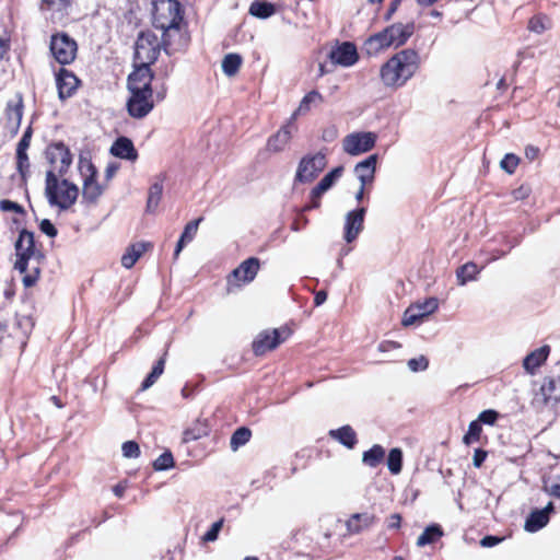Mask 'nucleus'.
<instances>
[{"mask_svg": "<svg viewBox=\"0 0 560 560\" xmlns=\"http://www.w3.org/2000/svg\"><path fill=\"white\" fill-rule=\"evenodd\" d=\"M329 58L336 65L350 67L358 61L359 55L353 43L343 42L336 48L331 49Z\"/></svg>", "mask_w": 560, "mask_h": 560, "instance_id": "aec40b11", "label": "nucleus"}, {"mask_svg": "<svg viewBox=\"0 0 560 560\" xmlns=\"http://www.w3.org/2000/svg\"><path fill=\"white\" fill-rule=\"evenodd\" d=\"M203 221V217H199L190 222H188L185 228H184V231L176 244V248H175V252H174V258L176 259L179 255V253L183 250V248L185 247L186 244L190 243L196 234H197V231H198V228H199V224Z\"/></svg>", "mask_w": 560, "mask_h": 560, "instance_id": "c85d7f7f", "label": "nucleus"}, {"mask_svg": "<svg viewBox=\"0 0 560 560\" xmlns=\"http://www.w3.org/2000/svg\"><path fill=\"white\" fill-rule=\"evenodd\" d=\"M14 246L16 255L14 268L21 273H25L22 282L25 288H31L37 283L40 268L36 266L27 273L28 262L31 259H37L39 262V260L44 258V255L35 247L34 233L26 229L21 230Z\"/></svg>", "mask_w": 560, "mask_h": 560, "instance_id": "7ed1b4c3", "label": "nucleus"}, {"mask_svg": "<svg viewBox=\"0 0 560 560\" xmlns=\"http://www.w3.org/2000/svg\"><path fill=\"white\" fill-rule=\"evenodd\" d=\"M210 428L207 420L197 419L189 428L183 432V442L189 443L203 436H208Z\"/></svg>", "mask_w": 560, "mask_h": 560, "instance_id": "7c9ffc66", "label": "nucleus"}, {"mask_svg": "<svg viewBox=\"0 0 560 560\" xmlns=\"http://www.w3.org/2000/svg\"><path fill=\"white\" fill-rule=\"evenodd\" d=\"M0 210L3 212H15V213H23L24 209L21 205H19L15 201L9 200V199H2L0 201Z\"/></svg>", "mask_w": 560, "mask_h": 560, "instance_id": "4d7b16f0", "label": "nucleus"}, {"mask_svg": "<svg viewBox=\"0 0 560 560\" xmlns=\"http://www.w3.org/2000/svg\"><path fill=\"white\" fill-rule=\"evenodd\" d=\"M23 110L24 101L22 94L19 93L7 102L3 116V127L11 137H14L19 132Z\"/></svg>", "mask_w": 560, "mask_h": 560, "instance_id": "2eb2a0df", "label": "nucleus"}, {"mask_svg": "<svg viewBox=\"0 0 560 560\" xmlns=\"http://www.w3.org/2000/svg\"><path fill=\"white\" fill-rule=\"evenodd\" d=\"M553 26L552 19L542 12L534 14L527 23V30L535 34H542Z\"/></svg>", "mask_w": 560, "mask_h": 560, "instance_id": "2f4dec72", "label": "nucleus"}, {"mask_svg": "<svg viewBox=\"0 0 560 560\" xmlns=\"http://www.w3.org/2000/svg\"><path fill=\"white\" fill-rule=\"evenodd\" d=\"M30 167L31 164L27 152H16V170L24 182L30 175Z\"/></svg>", "mask_w": 560, "mask_h": 560, "instance_id": "8fccbe9b", "label": "nucleus"}, {"mask_svg": "<svg viewBox=\"0 0 560 560\" xmlns=\"http://www.w3.org/2000/svg\"><path fill=\"white\" fill-rule=\"evenodd\" d=\"M444 535L443 528L439 524H431L424 528L417 539L418 547H424L436 542Z\"/></svg>", "mask_w": 560, "mask_h": 560, "instance_id": "473e14b6", "label": "nucleus"}, {"mask_svg": "<svg viewBox=\"0 0 560 560\" xmlns=\"http://www.w3.org/2000/svg\"><path fill=\"white\" fill-rule=\"evenodd\" d=\"M110 153L116 158L132 162L139 156L133 142L127 137H118L112 144Z\"/></svg>", "mask_w": 560, "mask_h": 560, "instance_id": "393cba45", "label": "nucleus"}, {"mask_svg": "<svg viewBox=\"0 0 560 560\" xmlns=\"http://www.w3.org/2000/svg\"><path fill=\"white\" fill-rule=\"evenodd\" d=\"M376 516L372 513H354L346 522V527L349 534L355 535L370 528L376 523Z\"/></svg>", "mask_w": 560, "mask_h": 560, "instance_id": "b1692460", "label": "nucleus"}, {"mask_svg": "<svg viewBox=\"0 0 560 560\" xmlns=\"http://www.w3.org/2000/svg\"><path fill=\"white\" fill-rule=\"evenodd\" d=\"M47 10L59 12L61 15H68L74 0H42Z\"/></svg>", "mask_w": 560, "mask_h": 560, "instance_id": "49530a36", "label": "nucleus"}, {"mask_svg": "<svg viewBox=\"0 0 560 560\" xmlns=\"http://www.w3.org/2000/svg\"><path fill=\"white\" fill-rule=\"evenodd\" d=\"M153 79L154 75H145L143 71L128 75L127 89L130 95L126 107L130 117L141 119L153 110L155 106L152 89Z\"/></svg>", "mask_w": 560, "mask_h": 560, "instance_id": "f03ea898", "label": "nucleus"}, {"mask_svg": "<svg viewBox=\"0 0 560 560\" xmlns=\"http://www.w3.org/2000/svg\"><path fill=\"white\" fill-rule=\"evenodd\" d=\"M560 400V376H545L534 401L538 405H556Z\"/></svg>", "mask_w": 560, "mask_h": 560, "instance_id": "a211bd4d", "label": "nucleus"}, {"mask_svg": "<svg viewBox=\"0 0 560 560\" xmlns=\"http://www.w3.org/2000/svg\"><path fill=\"white\" fill-rule=\"evenodd\" d=\"M252 438V431L247 427L237 428L230 440V446L233 451H237L240 447L244 446L249 442Z\"/></svg>", "mask_w": 560, "mask_h": 560, "instance_id": "a19ab883", "label": "nucleus"}, {"mask_svg": "<svg viewBox=\"0 0 560 560\" xmlns=\"http://www.w3.org/2000/svg\"><path fill=\"white\" fill-rule=\"evenodd\" d=\"M58 96L61 101L72 97L81 85V80L74 72L65 67L59 68L55 73Z\"/></svg>", "mask_w": 560, "mask_h": 560, "instance_id": "f3484780", "label": "nucleus"}, {"mask_svg": "<svg viewBox=\"0 0 560 560\" xmlns=\"http://www.w3.org/2000/svg\"><path fill=\"white\" fill-rule=\"evenodd\" d=\"M377 155L372 154L355 165L354 172L363 186L371 185L374 180Z\"/></svg>", "mask_w": 560, "mask_h": 560, "instance_id": "bb28decb", "label": "nucleus"}, {"mask_svg": "<svg viewBox=\"0 0 560 560\" xmlns=\"http://www.w3.org/2000/svg\"><path fill=\"white\" fill-rule=\"evenodd\" d=\"M553 511L552 502H549L542 510H534L527 516L524 528L526 532L535 533L545 527L549 522V514Z\"/></svg>", "mask_w": 560, "mask_h": 560, "instance_id": "5701e85b", "label": "nucleus"}, {"mask_svg": "<svg viewBox=\"0 0 560 560\" xmlns=\"http://www.w3.org/2000/svg\"><path fill=\"white\" fill-rule=\"evenodd\" d=\"M163 50L171 56L175 52L185 51L190 43V34L185 21L162 30Z\"/></svg>", "mask_w": 560, "mask_h": 560, "instance_id": "9b49d317", "label": "nucleus"}, {"mask_svg": "<svg viewBox=\"0 0 560 560\" xmlns=\"http://www.w3.org/2000/svg\"><path fill=\"white\" fill-rule=\"evenodd\" d=\"M78 168L83 178V199L88 203H95L104 191V187L97 182V170L90 159L83 156L79 158Z\"/></svg>", "mask_w": 560, "mask_h": 560, "instance_id": "9d476101", "label": "nucleus"}, {"mask_svg": "<svg viewBox=\"0 0 560 560\" xmlns=\"http://www.w3.org/2000/svg\"><path fill=\"white\" fill-rule=\"evenodd\" d=\"M326 155L322 152L303 156L296 170L295 180L300 183L313 182L326 167Z\"/></svg>", "mask_w": 560, "mask_h": 560, "instance_id": "4468645a", "label": "nucleus"}, {"mask_svg": "<svg viewBox=\"0 0 560 560\" xmlns=\"http://www.w3.org/2000/svg\"><path fill=\"white\" fill-rule=\"evenodd\" d=\"M243 59L238 54H228L222 60V70L228 77H234L241 69Z\"/></svg>", "mask_w": 560, "mask_h": 560, "instance_id": "ea45409f", "label": "nucleus"}, {"mask_svg": "<svg viewBox=\"0 0 560 560\" xmlns=\"http://www.w3.org/2000/svg\"><path fill=\"white\" fill-rule=\"evenodd\" d=\"M39 230L49 237H55L58 234L57 228L49 219H43L39 223Z\"/></svg>", "mask_w": 560, "mask_h": 560, "instance_id": "bf43d9fd", "label": "nucleus"}, {"mask_svg": "<svg viewBox=\"0 0 560 560\" xmlns=\"http://www.w3.org/2000/svg\"><path fill=\"white\" fill-rule=\"evenodd\" d=\"M521 160L517 155L513 153H508L500 162V166L508 174L512 175L515 173Z\"/></svg>", "mask_w": 560, "mask_h": 560, "instance_id": "603ef678", "label": "nucleus"}, {"mask_svg": "<svg viewBox=\"0 0 560 560\" xmlns=\"http://www.w3.org/2000/svg\"><path fill=\"white\" fill-rule=\"evenodd\" d=\"M550 347L545 345L529 352L523 360V368L526 373L534 375L537 370L547 361L550 354Z\"/></svg>", "mask_w": 560, "mask_h": 560, "instance_id": "4be33fe9", "label": "nucleus"}, {"mask_svg": "<svg viewBox=\"0 0 560 560\" xmlns=\"http://www.w3.org/2000/svg\"><path fill=\"white\" fill-rule=\"evenodd\" d=\"M293 126L288 124L282 126L275 135L267 140L266 148L272 153H278L284 150L292 139Z\"/></svg>", "mask_w": 560, "mask_h": 560, "instance_id": "a878e982", "label": "nucleus"}, {"mask_svg": "<svg viewBox=\"0 0 560 560\" xmlns=\"http://www.w3.org/2000/svg\"><path fill=\"white\" fill-rule=\"evenodd\" d=\"M161 49L163 44L153 31H141L135 43L133 70L130 73L143 71L145 75H154L151 66L158 61Z\"/></svg>", "mask_w": 560, "mask_h": 560, "instance_id": "39448f33", "label": "nucleus"}, {"mask_svg": "<svg viewBox=\"0 0 560 560\" xmlns=\"http://www.w3.org/2000/svg\"><path fill=\"white\" fill-rule=\"evenodd\" d=\"M292 332V329L287 325L279 328L264 329L252 341V351L255 357H264L284 343Z\"/></svg>", "mask_w": 560, "mask_h": 560, "instance_id": "0eeeda50", "label": "nucleus"}, {"mask_svg": "<svg viewBox=\"0 0 560 560\" xmlns=\"http://www.w3.org/2000/svg\"><path fill=\"white\" fill-rule=\"evenodd\" d=\"M55 171H47L45 179V194L51 206L60 210L70 209L79 197V188L68 179L59 182Z\"/></svg>", "mask_w": 560, "mask_h": 560, "instance_id": "423d86ee", "label": "nucleus"}, {"mask_svg": "<svg viewBox=\"0 0 560 560\" xmlns=\"http://www.w3.org/2000/svg\"><path fill=\"white\" fill-rule=\"evenodd\" d=\"M328 435L349 450L354 448L358 443L357 432L349 424L342 425L338 429L329 430Z\"/></svg>", "mask_w": 560, "mask_h": 560, "instance_id": "cd10ccee", "label": "nucleus"}, {"mask_svg": "<svg viewBox=\"0 0 560 560\" xmlns=\"http://www.w3.org/2000/svg\"><path fill=\"white\" fill-rule=\"evenodd\" d=\"M402 516L399 513H393L388 517L387 527L389 529H399L401 526Z\"/></svg>", "mask_w": 560, "mask_h": 560, "instance_id": "69168bd1", "label": "nucleus"}, {"mask_svg": "<svg viewBox=\"0 0 560 560\" xmlns=\"http://www.w3.org/2000/svg\"><path fill=\"white\" fill-rule=\"evenodd\" d=\"M500 415L497 410L487 409L479 413L477 421L480 424L494 425Z\"/></svg>", "mask_w": 560, "mask_h": 560, "instance_id": "864d4df0", "label": "nucleus"}, {"mask_svg": "<svg viewBox=\"0 0 560 560\" xmlns=\"http://www.w3.org/2000/svg\"><path fill=\"white\" fill-rule=\"evenodd\" d=\"M503 539V537L488 535L480 540V545L486 548H491L500 544Z\"/></svg>", "mask_w": 560, "mask_h": 560, "instance_id": "e2e57ef3", "label": "nucleus"}, {"mask_svg": "<svg viewBox=\"0 0 560 560\" xmlns=\"http://www.w3.org/2000/svg\"><path fill=\"white\" fill-rule=\"evenodd\" d=\"M400 2L401 0H392L389 5H388V9L384 15V20L385 21H390L393 15L395 14V12L398 10L399 5H400Z\"/></svg>", "mask_w": 560, "mask_h": 560, "instance_id": "338daca9", "label": "nucleus"}, {"mask_svg": "<svg viewBox=\"0 0 560 560\" xmlns=\"http://www.w3.org/2000/svg\"><path fill=\"white\" fill-rule=\"evenodd\" d=\"M174 457L170 451L162 453L154 462L153 468L155 470H166L174 467Z\"/></svg>", "mask_w": 560, "mask_h": 560, "instance_id": "3c124183", "label": "nucleus"}, {"mask_svg": "<svg viewBox=\"0 0 560 560\" xmlns=\"http://www.w3.org/2000/svg\"><path fill=\"white\" fill-rule=\"evenodd\" d=\"M224 523V518H221L214 522L211 527L202 536V540L206 542H211L218 539L219 533L222 529Z\"/></svg>", "mask_w": 560, "mask_h": 560, "instance_id": "5fc2aeb1", "label": "nucleus"}, {"mask_svg": "<svg viewBox=\"0 0 560 560\" xmlns=\"http://www.w3.org/2000/svg\"><path fill=\"white\" fill-rule=\"evenodd\" d=\"M487 456H488V452L487 451H485L482 448L475 450L474 457H472L474 466L477 467V468H480L483 465Z\"/></svg>", "mask_w": 560, "mask_h": 560, "instance_id": "052dcab7", "label": "nucleus"}, {"mask_svg": "<svg viewBox=\"0 0 560 560\" xmlns=\"http://www.w3.org/2000/svg\"><path fill=\"white\" fill-rule=\"evenodd\" d=\"M11 47L10 38L0 37V61L4 59Z\"/></svg>", "mask_w": 560, "mask_h": 560, "instance_id": "774afa93", "label": "nucleus"}, {"mask_svg": "<svg viewBox=\"0 0 560 560\" xmlns=\"http://www.w3.org/2000/svg\"><path fill=\"white\" fill-rule=\"evenodd\" d=\"M165 355L166 353L161 357L155 364L153 365L151 372L147 375V377L143 380L140 386V390H147L150 388L163 374L164 368H165Z\"/></svg>", "mask_w": 560, "mask_h": 560, "instance_id": "58836bf2", "label": "nucleus"}, {"mask_svg": "<svg viewBox=\"0 0 560 560\" xmlns=\"http://www.w3.org/2000/svg\"><path fill=\"white\" fill-rule=\"evenodd\" d=\"M45 156L51 166L49 171H55L60 177L68 173L72 163V154L62 141L50 142L45 150Z\"/></svg>", "mask_w": 560, "mask_h": 560, "instance_id": "ddd939ff", "label": "nucleus"}, {"mask_svg": "<svg viewBox=\"0 0 560 560\" xmlns=\"http://www.w3.org/2000/svg\"><path fill=\"white\" fill-rule=\"evenodd\" d=\"M478 273V267L474 262H467L457 269V279L460 284H465L467 281L474 280Z\"/></svg>", "mask_w": 560, "mask_h": 560, "instance_id": "09e8293b", "label": "nucleus"}, {"mask_svg": "<svg viewBox=\"0 0 560 560\" xmlns=\"http://www.w3.org/2000/svg\"><path fill=\"white\" fill-rule=\"evenodd\" d=\"M184 21V10L178 0H159L154 3L152 24L164 30Z\"/></svg>", "mask_w": 560, "mask_h": 560, "instance_id": "6e6552de", "label": "nucleus"}, {"mask_svg": "<svg viewBox=\"0 0 560 560\" xmlns=\"http://www.w3.org/2000/svg\"><path fill=\"white\" fill-rule=\"evenodd\" d=\"M343 168L341 166L335 167L327 173L319 183L311 190L310 198L311 202L304 206L303 211H310L320 207V198L325 191H327L342 174Z\"/></svg>", "mask_w": 560, "mask_h": 560, "instance_id": "6ab92c4d", "label": "nucleus"}, {"mask_svg": "<svg viewBox=\"0 0 560 560\" xmlns=\"http://www.w3.org/2000/svg\"><path fill=\"white\" fill-rule=\"evenodd\" d=\"M365 212L366 209L361 207L347 214L345 223V240L348 243L353 242L363 230Z\"/></svg>", "mask_w": 560, "mask_h": 560, "instance_id": "412c9836", "label": "nucleus"}, {"mask_svg": "<svg viewBox=\"0 0 560 560\" xmlns=\"http://www.w3.org/2000/svg\"><path fill=\"white\" fill-rule=\"evenodd\" d=\"M323 101V95L318 91L313 90L305 94V96L301 100L296 113L305 114L311 110L312 105L320 104Z\"/></svg>", "mask_w": 560, "mask_h": 560, "instance_id": "79ce46f5", "label": "nucleus"}, {"mask_svg": "<svg viewBox=\"0 0 560 560\" xmlns=\"http://www.w3.org/2000/svg\"><path fill=\"white\" fill-rule=\"evenodd\" d=\"M416 31L415 22L393 23L381 32L369 36L364 42V47L370 55H376L389 47H401L413 35Z\"/></svg>", "mask_w": 560, "mask_h": 560, "instance_id": "20e7f679", "label": "nucleus"}, {"mask_svg": "<svg viewBox=\"0 0 560 560\" xmlns=\"http://www.w3.org/2000/svg\"><path fill=\"white\" fill-rule=\"evenodd\" d=\"M163 192V184L160 182H156L152 184L149 188V195H148V201H147V209L152 211L154 210L161 198Z\"/></svg>", "mask_w": 560, "mask_h": 560, "instance_id": "de8ad7c7", "label": "nucleus"}, {"mask_svg": "<svg viewBox=\"0 0 560 560\" xmlns=\"http://www.w3.org/2000/svg\"><path fill=\"white\" fill-rule=\"evenodd\" d=\"M418 307L421 310V312L418 315H412L410 317H407V316L404 317L402 324L405 326L413 324L417 317H422L427 314L434 312L438 308V300L434 298H431V299L427 300L422 305H418Z\"/></svg>", "mask_w": 560, "mask_h": 560, "instance_id": "37998d69", "label": "nucleus"}, {"mask_svg": "<svg viewBox=\"0 0 560 560\" xmlns=\"http://www.w3.org/2000/svg\"><path fill=\"white\" fill-rule=\"evenodd\" d=\"M428 365L429 360L424 355H421L418 359L413 358L408 361V366L413 372L423 371L428 368Z\"/></svg>", "mask_w": 560, "mask_h": 560, "instance_id": "13d9d810", "label": "nucleus"}, {"mask_svg": "<svg viewBox=\"0 0 560 560\" xmlns=\"http://www.w3.org/2000/svg\"><path fill=\"white\" fill-rule=\"evenodd\" d=\"M78 43L66 32H57L50 36L49 51L54 59L61 66H69L78 55Z\"/></svg>", "mask_w": 560, "mask_h": 560, "instance_id": "1a4fd4ad", "label": "nucleus"}, {"mask_svg": "<svg viewBox=\"0 0 560 560\" xmlns=\"http://www.w3.org/2000/svg\"><path fill=\"white\" fill-rule=\"evenodd\" d=\"M530 194V188L527 185H522L512 191V196L515 200L526 199Z\"/></svg>", "mask_w": 560, "mask_h": 560, "instance_id": "680f3d73", "label": "nucleus"}, {"mask_svg": "<svg viewBox=\"0 0 560 560\" xmlns=\"http://www.w3.org/2000/svg\"><path fill=\"white\" fill-rule=\"evenodd\" d=\"M375 141L376 136L373 132H353L345 137L342 148L350 155H359L372 150Z\"/></svg>", "mask_w": 560, "mask_h": 560, "instance_id": "dca6fc26", "label": "nucleus"}, {"mask_svg": "<svg viewBox=\"0 0 560 560\" xmlns=\"http://www.w3.org/2000/svg\"><path fill=\"white\" fill-rule=\"evenodd\" d=\"M150 244L148 243H135L127 247L126 253L121 256V265L130 269L132 268L139 258L147 252Z\"/></svg>", "mask_w": 560, "mask_h": 560, "instance_id": "c756f323", "label": "nucleus"}, {"mask_svg": "<svg viewBox=\"0 0 560 560\" xmlns=\"http://www.w3.org/2000/svg\"><path fill=\"white\" fill-rule=\"evenodd\" d=\"M421 67V57L418 50L405 48L394 54L381 66L380 78L387 88H402Z\"/></svg>", "mask_w": 560, "mask_h": 560, "instance_id": "f257e3e1", "label": "nucleus"}, {"mask_svg": "<svg viewBox=\"0 0 560 560\" xmlns=\"http://www.w3.org/2000/svg\"><path fill=\"white\" fill-rule=\"evenodd\" d=\"M276 5L268 1L256 0L252 2L248 12L250 15L258 19H268L276 13Z\"/></svg>", "mask_w": 560, "mask_h": 560, "instance_id": "f704fd0d", "label": "nucleus"}, {"mask_svg": "<svg viewBox=\"0 0 560 560\" xmlns=\"http://www.w3.org/2000/svg\"><path fill=\"white\" fill-rule=\"evenodd\" d=\"M165 355L166 353L161 357L155 364L153 365L151 372L147 375V377L143 380L140 386V390H147L150 388L163 374L164 368H165Z\"/></svg>", "mask_w": 560, "mask_h": 560, "instance_id": "4c0bfd02", "label": "nucleus"}, {"mask_svg": "<svg viewBox=\"0 0 560 560\" xmlns=\"http://www.w3.org/2000/svg\"><path fill=\"white\" fill-rule=\"evenodd\" d=\"M482 434V425L477 421L474 420L468 425V431L463 436V443L467 446L477 443L480 441Z\"/></svg>", "mask_w": 560, "mask_h": 560, "instance_id": "c03bdc74", "label": "nucleus"}, {"mask_svg": "<svg viewBox=\"0 0 560 560\" xmlns=\"http://www.w3.org/2000/svg\"><path fill=\"white\" fill-rule=\"evenodd\" d=\"M399 348H401V345L394 340H384L378 345V350L381 352H387Z\"/></svg>", "mask_w": 560, "mask_h": 560, "instance_id": "0e129e2a", "label": "nucleus"}, {"mask_svg": "<svg viewBox=\"0 0 560 560\" xmlns=\"http://www.w3.org/2000/svg\"><path fill=\"white\" fill-rule=\"evenodd\" d=\"M122 455L127 458H137L140 456L139 444L135 441H127L121 446Z\"/></svg>", "mask_w": 560, "mask_h": 560, "instance_id": "6e6d98bb", "label": "nucleus"}, {"mask_svg": "<svg viewBox=\"0 0 560 560\" xmlns=\"http://www.w3.org/2000/svg\"><path fill=\"white\" fill-rule=\"evenodd\" d=\"M387 467L393 475H397L402 468V452L400 448H392L387 456Z\"/></svg>", "mask_w": 560, "mask_h": 560, "instance_id": "a18cd8bd", "label": "nucleus"}, {"mask_svg": "<svg viewBox=\"0 0 560 560\" xmlns=\"http://www.w3.org/2000/svg\"><path fill=\"white\" fill-rule=\"evenodd\" d=\"M260 269V260L257 257H249L242 261L226 277V292L232 293L243 285L250 283Z\"/></svg>", "mask_w": 560, "mask_h": 560, "instance_id": "f8f14e48", "label": "nucleus"}, {"mask_svg": "<svg viewBox=\"0 0 560 560\" xmlns=\"http://www.w3.org/2000/svg\"><path fill=\"white\" fill-rule=\"evenodd\" d=\"M385 459V450L380 444H374L370 450L365 451L362 455L364 465L375 468L381 465Z\"/></svg>", "mask_w": 560, "mask_h": 560, "instance_id": "72a5a7b5", "label": "nucleus"}, {"mask_svg": "<svg viewBox=\"0 0 560 560\" xmlns=\"http://www.w3.org/2000/svg\"><path fill=\"white\" fill-rule=\"evenodd\" d=\"M165 355L166 353L161 357L155 364L153 365L151 372L147 375V377L143 380L140 386V390H147L150 388L163 374L164 368H165Z\"/></svg>", "mask_w": 560, "mask_h": 560, "instance_id": "c9c22d12", "label": "nucleus"}, {"mask_svg": "<svg viewBox=\"0 0 560 560\" xmlns=\"http://www.w3.org/2000/svg\"><path fill=\"white\" fill-rule=\"evenodd\" d=\"M165 355L166 353L161 357L155 364L153 365L151 372L147 375V377L143 380L140 386V390H147L150 388L163 374L164 368H165Z\"/></svg>", "mask_w": 560, "mask_h": 560, "instance_id": "e433bc0d", "label": "nucleus"}]
</instances>
